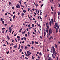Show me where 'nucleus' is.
<instances>
[{
	"mask_svg": "<svg viewBox=\"0 0 60 60\" xmlns=\"http://www.w3.org/2000/svg\"><path fill=\"white\" fill-rule=\"evenodd\" d=\"M50 52L51 53H52L53 54H52V56L53 58H56L55 56H56L57 54V52L56 51V50L55 49V47H54V46H52V47L51 48Z\"/></svg>",
	"mask_w": 60,
	"mask_h": 60,
	"instance_id": "obj_1",
	"label": "nucleus"
},
{
	"mask_svg": "<svg viewBox=\"0 0 60 60\" xmlns=\"http://www.w3.org/2000/svg\"><path fill=\"white\" fill-rule=\"evenodd\" d=\"M54 26L57 27V31L59 29V26H58V22H56L55 23Z\"/></svg>",
	"mask_w": 60,
	"mask_h": 60,
	"instance_id": "obj_2",
	"label": "nucleus"
},
{
	"mask_svg": "<svg viewBox=\"0 0 60 60\" xmlns=\"http://www.w3.org/2000/svg\"><path fill=\"white\" fill-rule=\"evenodd\" d=\"M47 28H46V31L47 33H49L48 30H49V26H47Z\"/></svg>",
	"mask_w": 60,
	"mask_h": 60,
	"instance_id": "obj_3",
	"label": "nucleus"
},
{
	"mask_svg": "<svg viewBox=\"0 0 60 60\" xmlns=\"http://www.w3.org/2000/svg\"><path fill=\"white\" fill-rule=\"evenodd\" d=\"M9 30L10 33H11V31H12V29L11 27H9Z\"/></svg>",
	"mask_w": 60,
	"mask_h": 60,
	"instance_id": "obj_4",
	"label": "nucleus"
},
{
	"mask_svg": "<svg viewBox=\"0 0 60 60\" xmlns=\"http://www.w3.org/2000/svg\"><path fill=\"white\" fill-rule=\"evenodd\" d=\"M54 27L55 29H56V33H57L58 32V31H57V29L56 28V27L54 26Z\"/></svg>",
	"mask_w": 60,
	"mask_h": 60,
	"instance_id": "obj_5",
	"label": "nucleus"
},
{
	"mask_svg": "<svg viewBox=\"0 0 60 60\" xmlns=\"http://www.w3.org/2000/svg\"><path fill=\"white\" fill-rule=\"evenodd\" d=\"M7 38L8 39V40H10V38H9V35H8L7 36Z\"/></svg>",
	"mask_w": 60,
	"mask_h": 60,
	"instance_id": "obj_6",
	"label": "nucleus"
},
{
	"mask_svg": "<svg viewBox=\"0 0 60 60\" xmlns=\"http://www.w3.org/2000/svg\"><path fill=\"white\" fill-rule=\"evenodd\" d=\"M51 8L52 9V11H54V9L53 8V7H51Z\"/></svg>",
	"mask_w": 60,
	"mask_h": 60,
	"instance_id": "obj_7",
	"label": "nucleus"
},
{
	"mask_svg": "<svg viewBox=\"0 0 60 60\" xmlns=\"http://www.w3.org/2000/svg\"><path fill=\"white\" fill-rule=\"evenodd\" d=\"M50 34H52V29L51 28L50 29Z\"/></svg>",
	"mask_w": 60,
	"mask_h": 60,
	"instance_id": "obj_8",
	"label": "nucleus"
},
{
	"mask_svg": "<svg viewBox=\"0 0 60 60\" xmlns=\"http://www.w3.org/2000/svg\"><path fill=\"white\" fill-rule=\"evenodd\" d=\"M17 33H15L14 34V36H16L17 35Z\"/></svg>",
	"mask_w": 60,
	"mask_h": 60,
	"instance_id": "obj_9",
	"label": "nucleus"
},
{
	"mask_svg": "<svg viewBox=\"0 0 60 60\" xmlns=\"http://www.w3.org/2000/svg\"><path fill=\"white\" fill-rule=\"evenodd\" d=\"M22 29H23V28H22L21 29H20V30L19 31V32H20V33H21V30H22Z\"/></svg>",
	"mask_w": 60,
	"mask_h": 60,
	"instance_id": "obj_10",
	"label": "nucleus"
},
{
	"mask_svg": "<svg viewBox=\"0 0 60 60\" xmlns=\"http://www.w3.org/2000/svg\"><path fill=\"white\" fill-rule=\"evenodd\" d=\"M48 60H52V58H51V57H49Z\"/></svg>",
	"mask_w": 60,
	"mask_h": 60,
	"instance_id": "obj_11",
	"label": "nucleus"
},
{
	"mask_svg": "<svg viewBox=\"0 0 60 60\" xmlns=\"http://www.w3.org/2000/svg\"><path fill=\"white\" fill-rule=\"evenodd\" d=\"M21 15L22 17H23V16H24V13H22L21 14Z\"/></svg>",
	"mask_w": 60,
	"mask_h": 60,
	"instance_id": "obj_12",
	"label": "nucleus"
},
{
	"mask_svg": "<svg viewBox=\"0 0 60 60\" xmlns=\"http://www.w3.org/2000/svg\"><path fill=\"white\" fill-rule=\"evenodd\" d=\"M52 38V36H50V38H49V41H50V40H51V39Z\"/></svg>",
	"mask_w": 60,
	"mask_h": 60,
	"instance_id": "obj_13",
	"label": "nucleus"
},
{
	"mask_svg": "<svg viewBox=\"0 0 60 60\" xmlns=\"http://www.w3.org/2000/svg\"><path fill=\"white\" fill-rule=\"evenodd\" d=\"M46 32H44V36H45V35H46Z\"/></svg>",
	"mask_w": 60,
	"mask_h": 60,
	"instance_id": "obj_14",
	"label": "nucleus"
},
{
	"mask_svg": "<svg viewBox=\"0 0 60 60\" xmlns=\"http://www.w3.org/2000/svg\"><path fill=\"white\" fill-rule=\"evenodd\" d=\"M47 37L48 38L49 36V34H47Z\"/></svg>",
	"mask_w": 60,
	"mask_h": 60,
	"instance_id": "obj_15",
	"label": "nucleus"
},
{
	"mask_svg": "<svg viewBox=\"0 0 60 60\" xmlns=\"http://www.w3.org/2000/svg\"><path fill=\"white\" fill-rule=\"evenodd\" d=\"M55 46V47L56 48L57 47V45L56 44H54Z\"/></svg>",
	"mask_w": 60,
	"mask_h": 60,
	"instance_id": "obj_16",
	"label": "nucleus"
},
{
	"mask_svg": "<svg viewBox=\"0 0 60 60\" xmlns=\"http://www.w3.org/2000/svg\"><path fill=\"white\" fill-rule=\"evenodd\" d=\"M51 22L52 23H53V20L52 19H51Z\"/></svg>",
	"mask_w": 60,
	"mask_h": 60,
	"instance_id": "obj_17",
	"label": "nucleus"
},
{
	"mask_svg": "<svg viewBox=\"0 0 60 60\" xmlns=\"http://www.w3.org/2000/svg\"><path fill=\"white\" fill-rule=\"evenodd\" d=\"M49 54L48 56L47 57V58H49Z\"/></svg>",
	"mask_w": 60,
	"mask_h": 60,
	"instance_id": "obj_18",
	"label": "nucleus"
},
{
	"mask_svg": "<svg viewBox=\"0 0 60 60\" xmlns=\"http://www.w3.org/2000/svg\"><path fill=\"white\" fill-rule=\"evenodd\" d=\"M39 55L40 56H41V52H40V53L39 54Z\"/></svg>",
	"mask_w": 60,
	"mask_h": 60,
	"instance_id": "obj_19",
	"label": "nucleus"
},
{
	"mask_svg": "<svg viewBox=\"0 0 60 60\" xmlns=\"http://www.w3.org/2000/svg\"><path fill=\"white\" fill-rule=\"evenodd\" d=\"M22 51V49H20L19 52H21Z\"/></svg>",
	"mask_w": 60,
	"mask_h": 60,
	"instance_id": "obj_20",
	"label": "nucleus"
},
{
	"mask_svg": "<svg viewBox=\"0 0 60 60\" xmlns=\"http://www.w3.org/2000/svg\"><path fill=\"white\" fill-rule=\"evenodd\" d=\"M24 49H27V47L26 46H25L24 48Z\"/></svg>",
	"mask_w": 60,
	"mask_h": 60,
	"instance_id": "obj_21",
	"label": "nucleus"
},
{
	"mask_svg": "<svg viewBox=\"0 0 60 60\" xmlns=\"http://www.w3.org/2000/svg\"><path fill=\"white\" fill-rule=\"evenodd\" d=\"M49 35H50V30H49Z\"/></svg>",
	"mask_w": 60,
	"mask_h": 60,
	"instance_id": "obj_22",
	"label": "nucleus"
},
{
	"mask_svg": "<svg viewBox=\"0 0 60 60\" xmlns=\"http://www.w3.org/2000/svg\"><path fill=\"white\" fill-rule=\"evenodd\" d=\"M47 22L46 23V26H49L48 25V24H49V23H48V22Z\"/></svg>",
	"mask_w": 60,
	"mask_h": 60,
	"instance_id": "obj_23",
	"label": "nucleus"
},
{
	"mask_svg": "<svg viewBox=\"0 0 60 60\" xmlns=\"http://www.w3.org/2000/svg\"><path fill=\"white\" fill-rule=\"evenodd\" d=\"M23 12H24V13H26V11L25 10H23Z\"/></svg>",
	"mask_w": 60,
	"mask_h": 60,
	"instance_id": "obj_24",
	"label": "nucleus"
},
{
	"mask_svg": "<svg viewBox=\"0 0 60 60\" xmlns=\"http://www.w3.org/2000/svg\"><path fill=\"white\" fill-rule=\"evenodd\" d=\"M17 38H20V37L19 36H17Z\"/></svg>",
	"mask_w": 60,
	"mask_h": 60,
	"instance_id": "obj_25",
	"label": "nucleus"
},
{
	"mask_svg": "<svg viewBox=\"0 0 60 60\" xmlns=\"http://www.w3.org/2000/svg\"><path fill=\"white\" fill-rule=\"evenodd\" d=\"M54 21H55L56 20V16H55V18L54 19Z\"/></svg>",
	"mask_w": 60,
	"mask_h": 60,
	"instance_id": "obj_26",
	"label": "nucleus"
},
{
	"mask_svg": "<svg viewBox=\"0 0 60 60\" xmlns=\"http://www.w3.org/2000/svg\"><path fill=\"white\" fill-rule=\"evenodd\" d=\"M16 6H19V7H20V6L19 5L17 4L16 5Z\"/></svg>",
	"mask_w": 60,
	"mask_h": 60,
	"instance_id": "obj_27",
	"label": "nucleus"
},
{
	"mask_svg": "<svg viewBox=\"0 0 60 60\" xmlns=\"http://www.w3.org/2000/svg\"><path fill=\"white\" fill-rule=\"evenodd\" d=\"M9 2V5H10L11 4V2H10V1H9L8 2Z\"/></svg>",
	"mask_w": 60,
	"mask_h": 60,
	"instance_id": "obj_28",
	"label": "nucleus"
},
{
	"mask_svg": "<svg viewBox=\"0 0 60 60\" xmlns=\"http://www.w3.org/2000/svg\"><path fill=\"white\" fill-rule=\"evenodd\" d=\"M2 33H4V30H2Z\"/></svg>",
	"mask_w": 60,
	"mask_h": 60,
	"instance_id": "obj_29",
	"label": "nucleus"
},
{
	"mask_svg": "<svg viewBox=\"0 0 60 60\" xmlns=\"http://www.w3.org/2000/svg\"><path fill=\"white\" fill-rule=\"evenodd\" d=\"M0 19H1V20H0V21H2V20H3V18H0Z\"/></svg>",
	"mask_w": 60,
	"mask_h": 60,
	"instance_id": "obj_30",
	"label": "nucleus"
},
{
	"mask_svg": "<svg viewBox=\"0 0 60 60\" xmlns=\"http://www.w3.org/2000/svg\"><path fill=\"white\" fill-rule=\"evenodd\" d=\"M22 34H25L26 33V32H25V31H24V32H22Z\"/></svg>",
	"mask_w": 60,
	"mask_h": 60,
	"instance_id": "obj_31",
	"label": "nucleus"
},
{
	"mask_svg": "<svg viewBox=\"0 0 60 60\" xmlns=\"http://www.w3.org/2000/svg\"><path fill=\"white\" fill-rule=\"evenodd\" d=\"M19 3V4H21V2L20 1H19L18 2Z\"/></svg>",
	"mask_w": 60,
	"mask_h": 60,
	"instance_id": "obj_32",
	"label": "nucleus"
},
{
	"mask_svg": "<svg viewBox=\"0 0 60 60\" xmlns=\"http://www.w3.org/2000/svg\"><path fill=\"white\" fill-rule=\"evenodd\" d=\"M6 42H7V44L8 45L9 43H8V41H6Z\"/></svg>",
	"mask_w": 60,
	"mask_h": 60,
	"instance_id": "obj_33",
	"label": "nucleus"
},
{
	"mask_svg": "<svg viewBox=\"0 0 60 60\" xmlns=\"http://www.w3.org/2000/svg\"><path fill=\"white\" fill-rule=\"evenodd\" d=\"M28 36H29V35L30 34V32H29V31L28 32Z\"/></svg>",
	"mask_w": 60,
	"mask_h": 60,
	"instance_id": "obj_34",
	"label": "nucleus"
},
{
	"mask_svg": "<svg viewBox=\"0 0 60 60\" xmlns=\"http://www.w3.org/2000/svg\"><path fill=\"white\" fill-rule=\"evenodd\" d=\"M16 8H20V7H19V6H16Z\"/></svg>",
	"mask_w": 60,
	"mask_h": 60,
	"instance_id": "obj_35",
	"label": "nucleus"
},
{
	"mask_svg": "<svg viewBox=\"0 0 60 60\" xmlns=\"http://www.w3.org/2000/svg\"><path fill=\"white\" fill-rule=\"evenodd\" d=\"M15 16L14 15V16H13V19H14V18H15Z\"/></svg>",
	"mask_w": 60,
	"mask_h": 60,
	"instance_id": "obj_36",
	"label": "nucleus"
},
{
	"mask_svg": "<svg viewBox=\"0 0 60 60\" xmlns=\"http://www.w3.org/2000/svg\"><path fill=\"white\" fill-rule=\"evenodd\" d=\"M2 24H4V21L2 20Z\"/></svg>",
	"mask_w": 60,
	"mask_h": 60,
	"instance_id": "obj_37",
	"label": "nucleus"
},
{
	"mask_svg": "<svg viewBox=\"0 0 60 60\" xmlns=\"http://www.w3.org/2000/svg\"><path fill=\"white\" fill-rule=\"evenodd\" d=\"M15 41L16 42H18V41L17 40V39H16V38H15Z\"/></svg>",
	"mask_w": 60,
	"mask_h": 60,
	"instance_id": "obj_38",
	"label": "nucleus"
},
{
	"mask_svg": "<svg viewBox=\"0 0 60 60\" xmlns=\"http://www.w3.org/2000/svg\"><path fill=\"white\" fill-rule=\"evenodd\" d=\"M11 41H12V42H14V40H13V39H11Z\"/></svg>",
	"mask_w": 60,
	"mask_h": 60,
	"instance_id": "obj_39",
	"label": "nucleus"
},
{
	"mask_svg": "<svg viewBox=\"0 0 60 60\" xmlns=\"http://www.w3.org/2000/svg\"><path fill=\"white\" fill-rule=\"evenodd\" d=\"M35 43H36V44H38V42L36 41V42H35Z\"/></svg>",
	"mask_w": 60,
	"mask_h": 60,
	"instance_id": "obj_40",
	"label": "nucleus"
},
{
	"mask_svg": "<svg viewBox=\"0 0 60 60\" xmlns=\"http://www.w3.org/2000/svg\"><path fill=\"white\" fill-rule=\"evenodd\" d=\"M4 29H5V28H2V30H4Z\"/></svg>",
	"mask_w": 60,
	"mask_h": 60,
	"instance_id": "obj_41",
	"label": "nucleus"
},
{
	"mask_svg": "<svg viewBox=\"0 0 60 60\" xmlns=\"http://www.w3.org/2000/svg\"><path fill=\"white\" fill-rule=\"evenodd\" d=\"M34 24H32V27H34Z\"/></svg>",
	"mask_w": 60,
	"mask_h": 60,
	"instance_id": "obj_42",
	"label": "nucleus"
},
{
	"mask_svg": "<svg viewBox=\"0 0 60 60\" xmlns=\"http://www.w3.org/2000/svg\"><path fill=\"white\" fill-rule=\"evenodd\" d=\"M39 58V59H40V56H39L37 58Z\"/></svg>",
	"mask_w": 60,
	"mask_h": 60,
	"instance_id": "obj_43",
	"label": "nucleus"
},
{
	"mask_svg": "<svg viewBox=\"0 0 60 60\" xmlns=\"http://www.w3.org/2000/svg\"><path fill=\"white\" fill-rule=\"evenodd\" d=\"M34 30L35 33H37V32H36V30L34 29Z\"/></svg>",
	"mask_w": 60,
	"mask_h": 60,
	"instance_id": "obj_44",
	"label": "nucleus"
},
{
	"mask_svg": "<svg viewBox=\"0 0 60 60\" xmlns=\"http://www.w3.org/2000/svg\"><path fill=\"white\" fill-rule=\"evenodd\" d=\"M5 15L6 16H7V13H5Z\"/></svg>",
	"mask_w": 60,
	"mask_h": 60,
	"instance_id": "obj_45",
	"label": "nucleus"
},
{
	"mask_svg": "<svg viewBox=\"0 0 60 60\" xmlns=\"http://www.w3.org/2000/svg\"><path fill=\"white\" fill-rule=\"evenodd\" d=\"M12 10H14V7H12Z\"/></svg>",
	"mask_w": 60,
	"mask_h": 60,
	"instance_id": "obj_46",
	"label": "nucleus"
},
{
	"mask_svg": "<svg viewBox=\"0 0 60 60\" xmlns=\"http://www.w3.org/2000/svg\"><path fill=\"white\" fill-rule=\"evenodd\" d=\"M7 54H8L9 53V51H8L7 53Z\"/></svg>",
	"mask_w": 60,
	"mask_h": 60,
	"instance_id": "obj_47",
	"label": "nucleus"
},
{
	"mask_svg": "<svg viewBox=\"0 0 60 60\" xmlns=\"http://www.w3.org/2000/svg\"><path fill=\"white\" fill-rule=\"evenodd\" d=\"M17 46H18V44H17L15 46H16V47H15L16 48H17Z\"/></svg>",
	"mask_w": 60,
	"mask_h": 60,
	"instance_id": "obj_48",
	"label": "nucleus"
},
{
	"mask_svg": "<svg viewBox=\"0 0 60 60\" xmlns=\"http://www.w3.org/2000/svg\"><path fill=\"white\" fill-rule=\"evenodd\" d=\"M32 58L33 59H34V56H32Z\"/></svg>",
	"mask_w": 60,
	"mask_h": 60,
	"instance_id": "obj_49",
	"label": "nucleus"
},
{
	"mask_svg": "<svg viewBox=\"0 0 60 60\" xmlns=\"http://www.w3.org/2000/svg\"><path fill=\"white\" fill-rule=\"evenodd\" d=\"M43 4H41V7H42V6H43Z\"/></svg>",
	"mask_w": 60,
	"mask_h": 60,
	"instance_id": "obj_50",
	"label": "nucleus"
},
{
	"mask_svg": "<svg viewBox=\"0 0 60 60\" xmlns=\"http://www.w3.org/2000/svg\"><path fill=\"white\" fill-rule=\"evenodd\" d=\"M24 42H25V41H23L22 42V43L23 44L24 43Z\"/></svg>",
	"mask_w": 60,
	"mask_h": 60,
	"instance_id": "obj_51",
	"label": "nucleus"
},
{
	"mask_svg": "<svg viewBox=\"0 0 60 60\" xmlns=\"http://www.w3.org/2000/svg\"><path fill=\"white\" fill-rule=\"evenodd\" d=\"M7 32H8V30H6L5 32V33L6 34V33H7Z\"/></svg>",
	"mask_w": 60,
	"mask_h": 60,
	"instance_id": "obj_52",
	"label": "nucleus"
},
{
	"mask_svg": "<svg viewBox=\"0 0 60 60\" xmlns=\"http://www.w3.org/2000/svg\"><path fill=\"white\" fill-rule=\"evenodd\" d=\"M30 54H29V53H28V56H30Z\"/></svg>",
	"mask_w": 60,
	"mask_h": 60,
	"instance_id": "obj_53",
	"label": "nucleus"
},
{
	"mask_svg": "<svg viewBox=\"0 0 60 60\" xmlns=\"http://www.w3.org/2000/svg\"><path fill=\"white\" fill-rule=\"evenodd\" d=\"M34 41H32V44L33 45V44H34Z\"/></svg>",
	"mask_w": 60,
	"mask_h": 60,
	"instance_id": "obj_54",
	"label": "nucleus"
},
{
	"mask_svg": "<svg viewBox=\"0 0 60 60\" xmlns=\"http://www.w3.org/2000/svg\"><path fill=\"white\" fill-rule=\"evenodd\" d=\"M51 13L52 14V15L53 14H54V12H51Z\"/></svg>",
	"mask_w": 60,
	"mask_h": 60,
	"instance_id": "obj_55",
	"label": "nucleus"
},
{
	"mask_svg": "<svg viewBox=\"0 0 60 60\" xmlns=\"http://www.w3.org/2000/svg\"><path fill=\"white\" fill-rule=\"evenodd\" d=\"M30 25L29 24L28 26V27H30Z\"/></svg>",
	"mask_w": 60,
	"mask_h": 60,
	"instance_id": "obj_56",
	"label": "nucleus"
},
{
	"mask_svg": "<svg viewBox=\"0 0 60 60\" xmlns=\"http://www.w3.org/2000/svg\"><path fill=\"white\" fill-rule=\"evenodd\" d=\"M23 38L25 40H26V38L25 37H24Z\"/></svg>",
	"mask_w": 60,
	"mask_h": 60,
	"instance_id": "obj_57",
	"label": "nucleus"
},
{
	"mask_svg": "<svg viewBox=\"0 0 60 60\" xmlns=\"http://www.w3.org/2000/svg\"><path fill=\"white\" fill-rule=\"evenodd\" d=\"M58 14L59 15H60V11L59 12V13H58Z\"/></svg>",
	"mask_w": 60,
	"mask_h": 60,
	"instance_id": "obj_58",
	"label": "nucleus"
},
{
	"mask_svg": "<svg viewBox=\"0 0 60 60\" xmlns=\"http://www.w3.org/2000/svg\"><path fill=\"white\" fill-rule=\"evenodd\" d=\"M21 47L22 48V49H23V47L22 46H21Z\"/></svg>",
	"mask_w": 60,
	"mask_h": 60,
	"instance_id": "obj_59",
	"label": "nucleus"
},
{
	"mask_svg": "<svg viewBox=\"0 0 60 60\" xmlns=\"http://www.w3.org/2000/svg\"><path fill=\"white\" fill-rule=\"evenodd\" d=\"M28 46V47H30V45H27Z\"/></svg>",
	"mask_w": 60,
	"mask_h": 60,
	"instance_id": "obj_60",
	"label": "nucleus"
},
{
	"mask_svg": "<svg viewBox=\"0 0 60 60\" xmlns=\"http://www.w3.org/2000/svg\"><path fill=\"white\" fill-rule=\"evenodd\" d=\"M3 46H6V45H5V44H4V45H3Z\"/></svg>",
	"mask_w": 60,
	"mask_h": 60,
	"instance_id": "obj_61",
	"label": "nucleus"
},
{
	"mask_svg": "<svg viewBox=\"0 0 60 60\" xmlns=\"http://www.w3.org/2000/svg\"><path fill=\"white\" fill-rule=\"evenodd\" d=\"M22 57H24L25 56H24V55H22Z\"/></svg>",
	"mask_w": 60,
	"mask_h": 60,
	"instance_id": "obj_62",
	"label": "nucleus"
},
{
	"mask_svg": "<svg viewBox=\"0 0 60 60\" xmlns=\"http://www.w3.org/2000/svg\"><path fill=\"white\" fill-rule=\"evenodd\" d=\"M47 14H46V16H45V18H47Z\"/></svg>",
	"mask_w": 60,
	"mask_h": 60,
	"instance_id": "obj_63",
	"label": "nucleus"
},
{
	"mask_svg": "<svg viewBox=\"0 0 60 60\" xmlns=\"http://www.w3.org/2000/svg\"><path fill=\"white\" fill-rule=\"evenodd\" d=\"M10 49H11V47H10Z\"/></svg>",
	"mask_w": 60,
	"mask_h": 60,
	"instance_id": "obj_64",
	"label": "nucleus"
}]
</instances>
